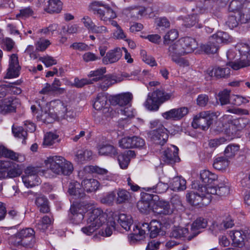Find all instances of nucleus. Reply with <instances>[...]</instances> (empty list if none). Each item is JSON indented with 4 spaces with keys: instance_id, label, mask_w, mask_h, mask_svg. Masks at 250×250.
<instances>
[{
    "instance_id": "nucleus-1",
    "label": "nucleus",
    "mask_w": 250,
    "mask_h": 250,
    "mask_svg": "<svg viewBox=\"0 0 250 250\" xmlns=\"http://www.w3.org/2000/svg\"><path fill=\"white\" fill-rule=\"evenodd\" d=\"M87 212L86 226L82 229V231L86 235H90L99 227L107 221V215L99 208H93L89 205L86 210Z\"/></svg>"
},
{
    "instance_id": "nucleus-2",
    "label": "nucleus",
    "mask_w": 250,
    "mask_h": 250,
    "mask_svg": "<svg viewBox=\"0 0 250 250\" xmlns=\"http://www.w3.org/2000/svg\"><path fill=\"white\" fill-rule=\"evenodd\" d=\"M44 164L56 175H69L73 171L72 164L61 156H52L47 158Z\"/></svg>"
},
{
    "instance_id": "nucleus-3",
    "label": "nucleus",
    "mask_w": 250,
    "mask_h": 250,
    "mask_svg": "<svg viewBox=\"0 0 250 250\" xmlns=\"http://www.w3.org/2000/svg\"><path fill=\"white\" fill-rule=\"evenodd\" d=\"M197 42L194 39L189 37L183 38L169 46L168 55L172 57L190 53L197 48Z\"/></svg>"
},
{
    "instance_id": "nucleus-4",
    "label": "nucleus",
    "mask_w": 250,
    "mask_h": 250,
    "mask_svg": "<svg viewBox=\"0 0 250 250\" xmlns=\"http://www.w3.org/2000/svg\"><path fill=\"white\" fill-rule=\"evenodd\" d=\"M10 242L16 246L31 248L35 243V231L31 228H26L11 236Z\"/></svg>"
},
{
    "instance_id": "nucleus-5",
    "label": "nucleus",
    "mask_w": 250,
    "mask_h": 250,
    "mask_svg": "<svg viewBox=\"0 0 250 250\" xmlns=\"http://www.w3.org/2000/svg\"><path fill=\"white\" fill-rule=\"evenodd\" d=\"M116 222L126 231H130L131 233L135 231L136 225L133 224V220L130 215L125 214H119L118 212H113L110 217V227L114 230L116 229Z\"/></svg>"
},
{
    "instance_id": "nucleus-6",
    "label": "nucleus",
    "mask_w": 250,
    "mask_h": 250,
    "mask_svg": "<svg viewBox=\"0 0 250 250\" xmlns=\"http://www.w3.org/2000/svg\"><path fill=\"white\" fill-rule=\"evenodd\" d=\"M40 173L43 174L39 167H27L21 177L24 186L27 188H32L40 184L41 181L38 174Z\"/></svg>"
},
{
    "instance_id": "nucleus-7",
    "label": "nucleus",
    "mask_w": 250,
    "mask_h": 250,
    "mask_svg": "<svg viewBox=\"0 0 250 250\" xmlns=\"http://www.w3.org/2000/svg\"><path fill=\"white\" fill-rule=\"evenodd\" d=\"M214 116V114L210 111L201 112L194 117L192 126L194 128L207 130L212 124Z\"/></svg>"
},
{
    "instance_id": "nucleus-8",
    "label": "nucleus",
    "mask_w": 250,
    "mask_h": 250,
    "mask_svg": "<svg viewBox=\"0 0 250 250\" xmlns=\"http://www.w3.org/2000/svg\"><path fill=\"white\" fill-rule=\"evenodd\" d=\"M229 124L227 129L229 135L235 136L238 131L243 129L250 130V121L249 119L245 117L239 118L228 121Z\"/></svg>"
},
{
    "instance_id": "nucleus-9",
    "label": "nucleus",
    "mask_w": 250,
    "mask_h": 250,
    "mask_svg": "<svg viewBox=\"0 0 250 250\" xmlns=\"http://www.w3.org/2000/svg\"><path fill=\"white\" fill-rule=\"evenodd\" d=\"M89 207V205H73L70 208L69 217L74 223L79 224L84 218V214Z\"/></svg>"
},
{
    "instance_id": "nucleus-10",
    "label": "nucleus",
    "mask_w": 250,
    "mask_h": 250,
    "mask_svg": "<svg viewBox=\"0 0 250 250\" xmlns=\"http://www.w3.org/2000/svg\"><path fill=\"white\" fill-rule=\"evenodd\" d=\"M148 135L154 144L161 146L167 142L168 138L167 130L162 125L156 129L150 131Z\"/></svg>"
},
{
    "instance_id": "nucleus-11",
    "label": "nucleus",
    "mask_w": 250,
    "mask_h": 250,
    "mask_svg": "<svg viewBox=\"0 0 250 250\" xmlns=\"http://www.w3.org/2000/svg\"><path fill=\"white\" fill-rule=\"evenodd\" d=\"M215 2L216 0H202L197 2V6L200 9L201 12L209 11L217 18H219L221 17L220 6Z\"/></svg>"
},
{
    "instance_id": "nucleus-12",
    "label": "nucleus",
    "mask_w": 250,
    "mask_h": 250,
    "mask_svg": "<svg viewBox=\"0 0 250 250\" xmlns=\"http://www.w3.org/2000/svg\"><path fill=\"white\" fill-rule=\"evenodd\" d=\"M209 197H207L205 193L201 192V194L191 191L188 193L186 195L187 201L192 206L202 207L207 206L210 202Z\"/></svg>"
},
{
    "instance_id": "nucleus-13",
    "label": "nucleus",
    "mask_w": 250,
    "mask_h": 250,
    "mask_svg": "<svg viewBox=\"0 0 250 250\" xmlns=\"http://www.w3.org/2000/svg\"><path fill=\"white\" fill-rule=\"evenodd\" d=\"M108 98L105 95H99L97 97L93 104V107L97 110H103L102 121L108 120L109 116V108L107 104Z\"/></svg>"
},
{
    "instance_id": "nucleus-14",
    "label": "nucleus",
    "mask_w": 250,
    "mask_h": 250,
    "mask_svg": "<svg viewBox=\"0 0 250 250\" xmlns=\"http://www.w3.org/2000/svg\"><path fill=\"white\" fill-rule=\"evenodd\" d=\"M21 66L19 65L17 54H13L10 57L9 67L5 76L6 78L11 79L18 77L20 75Z\"/></svg>"
},
{
    "instance_id": "nucleus-15",
    "label": "nucleus",
    "mask_w": 250,
    "mask_h": 250,
    "mask_svg": "<svg viewBox=\"0 0 250 250\" xmlns=\"http://www.w3.org/2000/svg\"><path fill=\"white\" fill-rule=\"evenodd\" d=\"M133 95L130 92H125L115 95H110V104L120 106H131Z\"/></svg>"
},
{
    "instance_id": "nucleus-16",
    "label": "nucleus",
    "mask_w": 250,
    "mask_h": 250,
    "mask_svg": "<svg viewBox=\"0 0 250 250\" xmlns=\"http://www.w3.org/2000/svg\"><path fill=\"white\" fill-rule=\"evenodd\" d=\"M19 104L18 99L11 97L5 98L0 101V113L5 114L14 112Z\"/></svg>"
},
{
    "instance_id": "nucleus-17",
    "label": "nucleus",
    "mask_w": 250,
    "mask_h": 250,
    "mask_svg": "<svg viewBox=\"0 0 250 250\" xmlns=\"http://www.w3.org/2000/svg\"><path fill=\"white\" fill-rule=\"evenodd\" d=\"M178 148L175 146L171 145L167 147L162 156L163 160L167 164L172 165L180 160L178 156Z\"/></svg>"
},
{
    "instance_id": "nucleus-18",
    "label": "nucleus",
    "mask_w": 250,
    "mask_h": 250,
    "mask_svg": "<svg viewBox=\"0 0 250 250\" xmlns=\"http://www.w3.org/2000/svg\"><path fill=\"white\" fill-rule=\"evenodd\" d=\"M56 114L53 113L49 104L41 108V111L38 112L37 119L43 123H51L57 120Z\"/></svg>"
},
{
    "instance_id": "nucleus-19",
    "label": "nucleus",
    "mask_w": 250,
    "mask_h": 250,
    "mask_svg": "<svg viewBox=\"0 0 250 250\" xmlns=\"http://www.w3.org/2000/svg\"><path fill=\"white\" fill-rule=\"evenodd\" d=\"M53 113L56 114L57 119L64 117V113L67 111L68 105L59 100L51 101L49 103Z\"/></svg>"
},
{
    "instance_id": "nucleus-20",
    "label": "nucleus",
    "mask_w": 250,
    "mask_h": 250,
    "mask_svg": "<svg viewBox=\"0 0 250 250\" xmlns=\"http://www.w3.org/2000/svg\"><path fill=\"white\" fill-rule=\"evenodd\" d=\"M153 211L157 214L168 215L173 212V209L170 207L167 201L159 200L156 201L153 206Z\"/></svg>"
},
{
    "instance_id": "nucleus-21",
    "label": "nucleus",
    "mask_w": 250,
    "mask_h": 250,
    "mask_svg": "<svg viewBox=\"0 0 250 250\" xmlns=\"http://www.w3.org/2000/svg\"><path fill=\"white\" fill-rule=\"evenodd\" d=\"M188 109L187 107H183L176 109H173L162 114L163 117L167 119H173L178 120L182 119L188 114Z\"/></svg>"
},
{
    "instance_id": "nucleus-22",
    "label": "nucleus",
    "mask_w": 250,
    "mask_h": 250,
    "mask_svg": "<svg viewBox=\"0 0 250 250\" xmlns=\"http://www.w3.org/2000/svg\"><path fill=\"white\" fill-rule=\"evenodd\" d=\"M208 225L207 219L203 217H198L192 224L191 232V233L188 237V241L196 236L200 233L198 230L201 229L206 228Z\"/></svg>"
},
{
    "instance_id": "nucleus-23",
    "label": "nucleus",
    "mask_w": 250,
    "mask_h": 250,
    "mask_svg": "<svg viewBox=\"0 0 250 250\" xmlns=\"http://www.w3.org/2000/svg\"><path fill=\"white\" fill-rule=\"evenodd\" d=\"M135 227V231L130 234L129 238L130 240L135 242L142 239V237L146 233H149L150 231V223H145L142 224L141 228L137 225Z\"/></svg>"
},
{
    "instance_id": "nucleus-24",
    "label": "nucleus",
    "mask_w": 250,
    "mask_h": 250,
    "mask_svg": "<svg viewBox=\"0 0 250 250\" xmlns=\"http://www.w3.org/2000/svg\"><path fill=\"white\" fill-rule=\"evenodd\" d=\"M22 173L20 166L14 163L8 171L0 170V179L15 178L19 176Z\"/></svg>"
},
{
    "instance_id": "nucleus-25",
    "label": "nucleus",
    "mask_w": 250,
    "mask_h": 250,
    "mask_svg": "<svg viewBox=\"0 0 250 250\" xmlns=\"http://www.w3.org/2000/svg\"><path fill=\"white\" fill-rule=\"evenodd\" d=\"M218 179V176L208 170H204L200 173V179L202 184L200 186H207L210 185H215V182Z\"/></svg>"
},
{
    "instance_id": "nucleus-26",
    "label": "nucleus",
    "mask_w": 250,
    "mask_h": 250,
    "mask_svg": "<svg viewBox=\"0 0 250 250\" xmlns=\"http://www.w3.org/2000/svg\"><path fill=\"white\" fill-rule=\"evenodd\" d=\"M110 197L115 199L117 204H120L128 202L130 198V195L126 190L119 189L116 192L113 191L110 193Z\"/></svg>"
},
{
    "instance_id": "nucleus-27",
    "label": "nucleus",
    "mask_w": 250,
    "mask_h": 250,
    "mask_svg": "<svg viewBox=\"0 0 250 250\" xmlns=\"http://www.w3.org/2000/svg\"><path fill=\"white\" fill-rule=\"evenodd\" d=\"M229 65L234 70L250 65V53L241 56L239 61L231 62L229 63Z\"/></svg>"
},
{
    "instance_id": "nucleus-28",
    "label": "nucleus",
    "mask_w": 250,
    "mask_h": 250,
    "mask_svg": "<svg viewBox=\"0 0 250 250\" xmlns=\"http://www.w3.org/2000/svg\"><path fill=\"white\" fill-rule=\"evenodd\" d=\"M214 185L211 184L210 186H200V184L198 182H194L192 184V187L193 188L196 189L199 191L205 193V195H206V194L208 195H209V194L217 195L218 189H217L216 187Z\"/></svg>"
},
{
    "instance_id": "nucleus-29",
    "label": "nucleus",
    "mask_w": 250,
    "mask_h": 250,
    "mask_svg": "<svg viewBox=\"0 0 250 250\" xmlns=\"http://www.w3.org/2000/svg\"><path fill=\"white\" fill-rule=\"evenodd\" d=\"M68 192L76 198L83 197L85 195L82 184H80L78 182H73L70 184Z\"/></svg>"
},
{
    "instance_id": "nucleus-30",
    "label": "nucleus",
    "mask_w": 250,
    "mask_h": 250,
    "mask_svg": "<svg viewBox=\"0 0 250 250\" xmlns=\"http://www.w3.org/2000/svg\"><path fill=\"white\" fill-rule=\"evenodd\" d=\"M92 158V152L87 149L78 150L75 155L74 159L76 162L83 164Z\"/></svg>"
},
{
    "instance_id": "nucleus-31",
    "label": "nucleus",
    "mask_w": 250,
    "mask_h": 250,
    "mask_svg": "<svg viewBox=\"0 0 250 250\" xmlns=\"http://www.w3.org/2000/svg\"><path fill=\"white\" fill-rule=\"evenodd\" d=\"M82 185L84 192L85 191L87 192H91L99 189L100 183L96 179H86L82 181Z\"/></svg>"
},
{
    "instance_id": "nucleus-32",
    "label": "nucleus",
    "mask_w": 250,
    "mask_h": 250,
    "mask_svg": "<svg viewBox=\"0 0 250 250\" xmlns=\"http://www.w3.org/2000/svg\"><path fill=\"white\" fill-rule=\"evenodd\" d=\"M2 156L9 158L18 162H22L24 160V158L23 156L21 155H19L11 150H8L3 146H0V157Z\"/></svg>"
},
{
    "instance_id": "nucleus-33",
    "label": "nucleus",
    "mask_w": 250,
    "mask_h": 250,
    "mask_svg": "<svg viewBox=\"0 0 250 250\" xmlns=\"http://www.w3.org/2000/svg\"><path fill=\"white\" fill-rule=\"evenodd\" d=\"M219 48V45L216 43L215 41L212 39L211 37L210 41L206 44H201L200 49L206 54H214L216 53Z\"/></svg>"
},
{
    "instance_id": "nucleus-34",
    "label": "nucleus",
    "mask_w": 250,
    "mask_h": 250,
    "mask_svg": "<svg viewBox=\"0 0 250 250\" xmlns=\"http://www.w3.org/2000/svg\"><path fill=\"white\" fill-rule=\"evenodd\" d=\"M230 69L228 67H215L209 72V75L217 78H228L230 75Z\"/></svg>"
},
{
    "instance_id": "nucleus-35",
    "label": "nucleus",
    "mask_w": 250,
    "mask_h": 250,
    "mask_svg": "<svg viewBox=\"0 0 250 250\" xmlns=\"http://www.w3.org/2000/svg\"><path fill=\"white\" fill-rule=\"evenodd\" d=\"M240 17L239 12H232L228 16V20L226 22V24L230 29H232L236 27L240 23H246V22H243L240 20Z\"/></svg>"
},
{
    "instance_id": "nucleus-36",
    "label": "nucleus",
    "mask_w": 250,
    "mask_h": 250,
    "mask_svg": "<svg viewBox=\"0 0 250 250\" xmlns=\"http://www.w3.org/2000/svg\"><path fill=\"white\" fill-rule=\"evenodd\" d=\"M186 181L181 177H174L170 182V186L174 191L183 190L186 188Z\"/></svg>"
},
{
    "instance_id": "nucleus-37",
    "label": "nucleus",
    "mask_w": 250,
    "mask_h": 250,
    "mask_svg": "<svg viewBox=\"0 0 250 250\" xmlns=\"http://www.w3.org/2000/svg\"><path fill=\"white\" fill-rule=\"evenodd\" d=\"M44 10L49 13H59L62 9V2L60 0H49Z\"/></svg>"
},
{
    "instance_id": "nucleus-38",
    "label": "nucleus",
    "mask_w": 250,
    "mask_h": 250,
    "mask_svg": "<svg viewBox=\"0 0 250 250\" xmlns=\"http://www.w3.org/2000/svg\"><path fill=\"white\" fill-rule=\"evenodd\" d=\"M59 136L56 133L48 132L44 134L42 145L46 147L50 146L59 142Z\"/></svg>"
},
{
    "instance_id": "nucleus-39",
    "label": "nucleus",
    "mask_w": 250,
    "mask_h": 250,
    "mask_svg": "<svg viewBox=\"0 0 250 250\" xmlns=\"http://www.w3.org/2000/svg\"><path fill=\"white\" fill-rule=\"evenodd\" d=\"M110 25L112 26L113 37L116 39H124L126 36L118 22L110 20Z\"/></svg>"
},
{
    "instance_id": "nucleus-40",
    "label": "nucleus",
    "mask_w": 250,
    "mask_h": 250,
    "mask_svg": "<svg viewBox=\"0 0 250 250\" xmlns=\"http://www.w3.org/2000/svg\"><path fill=\"white\" fill-rule=\"evenodd\" d=\"M229 161L226 157L221 156L216 158L213 164V167L218 170H224L229 167Z\"/></svg>"
},
{
    "instance_id": "nucleus-41",
    "label": "nucleus",
    "mask_w": 250,
    "mask_h": 250,
    "mask_svg": "<svg viewBox=\"0 0 250 250\" xmlns=\"http://www.w3.org/2000/svg\"><path fill=\"white\" fill-rule=\"evenodd\" d=\"M239 13L240 20L243 22H248L250 21V0H245L243 9Z\"/></svg>"
},
{
    "instance_id": "nucleus-42",
    "label": "nucleus",
    "mask_w": 250,
    "mask_h": 250,
    "mask_svg": "<svg viewBox=\"0 0 250 250\" xmlns=\"http://www.w3.org/2000/svg\"><path fill=\"white\" fill-rule=\"evenodd\" d=\"M233 243L238 247H241L244 245V239L246 236L243 231L235 230L230 233Z\"/></svg>"
},
{
    "instance_id": "nucleus-43",
    "label": "nucleus",
    "mask_w": 250,
    "mask_h": 250,
    "mask_svg": "<svg viewBox=\"0 0 250 250\" xmlns=\"http://www.w3.org/2000/svg\"><path fill=\"white\" fill-rule=\"evenodd\" d=\"M106 68L104 67H102L101 68H98L95 70L91 71L88 75V77H93L92 81L94 82H97L101 80H103L104 78H106L107 75H104L106 73Z\"/></svg>"
},
{
    "instance_id": "nucleus-44",
    "label": "nucleus",
    "mask_w": 250,
    "mask_h": 250,
    "mask_svg": "<svg viewBox=\"0 0 250 250\" xmlns=\"http://www.w3.org/2000/svg\"><path fill=\"white\" fill-rule=\"evenodd\" d=\"M161 223L156 220H152L150 223V237L155 238L159 234L160 230L163 229Z\"/></svg>"
},
{
    "instance_id": "nucleus-45",
    "label": "nucleus",
    "mask_w": 250,
    "mask_h": 250,
    "mask_svg": "<svg viewBox=\"0 0 250 250\" xmlns=\"http://www.w3.org/2000/svg\"><path fill=\"white\" fill-rule=\"evenodd\" d=\"M36 204L42 213H47L49 211L47 199L43 196L38 197L36 200Z\"/></svg>"
},
{
    "instance_id": "nucleus-46",
    "label": "nucleus",
    "mask_w": 250,
    "mask_h": 250,
    "mask_svg": "<svg viewBox=\"0 0 250 250\" xmlns=\"http://www.w3.org/2000/svg\"><path fill=\"white\" fill-rule=\"evenodd\" d=\"M100 7H103L107 12L109 10L108 5L102 1L94 0L88 6V11L96 14V12L100 9Z\"/></svg>"
},
{
    "instance_id": "nucleus-47",
    "label": "nucleus",
    "mask_w": 250,
    "mask_h": 250,
    "mask_svg": "<svg viewBox=\"0 0 250 250\" xmlns=\"http://www.w3.org/2000/svg\"><path fill=\"white\" fill-rule=\"evenodd\" d=\"M145 104L146 108L148 110L156 111L159 109L160 102H158L154 97L152 96L150 93H149Z\"/></svg>"
},
{
    "instance_id": "nucleus-48",
    "label": "nucleus",
    "mask_w": 250,
    "mask_h": 250,
    "mask_svg": "<svg viewBox=\"0 0 250 250\" xmlns=\"http://www.w3.org/2000/svg\"><path fill=\"white\" fill-rule=\"evenodd\" d=\"M188 232V229L187 228L181 227H174L170 232V236L175 238H181L185 237Z\"/></svg>"
},
{
    "instance_id": "nucleus-49",
    "label": "nucleus",
    "mask_w": 250,
    "mask_h": 250,
    "mask_svg": "<svg viewBox=\"0 0 250 250\" xmlns=\"http://www.w3.org/2000/svg\"><path fill=\"white\" fill-rule=\"evenodd\" d=\"M211 37L218 45L220 43L228 42L230 39L228 33L222 31L217 32Z\"/></svg>"
},
{
    "instance_id": "nucleus-50",
    "label": "nucleus",
    "mask_w": 250,
    "mask_h": 250,
    "mask_svg": "<svg viewBox=\"0 0 250 250\" xmlns=\"http://www.w3.org/2000/svg\"><path fill=\"white\" fill-rule=\"evenodd\" d=\"M51 219L45 215L36 224L37 229L42 231H44L51 224Z\"/></svg>"
},
{
    "instance_id": "nucleus-51",
    "label": "nucleus",
    "mask_w": 250,
    "mask_h": 250,
    "mask_svg": "<svg viewBox=\"0 0 250 250\" xmlns=\"http://www.w3.org/2000/svg\"><path fill=\"white\" fill-rule=\"evenodd\" d=\"M245 0H232L229 5V10L231 12H239L243 9Z\"/></svg>"
},
{
    "instance_id": "nucleus-52",
    "label": "nucleus",
    "mask_w": 250,
    "mask_h": 250,
    "mask_svg": "<svg viewBox=\"0 0 250 250\" xmlns=\"http://www.w3.org/2000/svg\"><path fill=\"white\" fill-rule=\"evenodd\" d=\"M12 130L15 137L22 139V143H25V140L27 136V132L24 130L22 127L13 125Z\"/></svg>"
},
{
    "instance_id": "nucleus-53",
    "label": "nucleus",
    "mask_w": 250,
    "mask_h": 250,
    "mask_svg": "<svg viewBox=\"0 0 250 250\" xmlns=\"http://www.w3.org/2000/svg\"><path fill=\"white\" fill-rule=\"evenodd\" d=\"M230 90L224 89L218 94V99L221 105H225L229 103Z\"/></svg>"
},
{
    "instance_id": "nucleus-54",
    "label": "nucleus",
    "mask_w": 250,
    "mask_h": 250,
    "mask_svg": "<svg viewBox=\"0 0 250 250\" xmlns=\"http://www.w3.org/2000/svg\"><path fill=\"white\" fill-rule=\"evenodd\" d=\"M178 37V33L175 29L171 30L164 36V44L168 45Z\"/></svg>"
},
{
    "instance_id": "nucleus-55",
    "label": "nucleus",
    "mask_w": 250,
    "mask_h": 250,
    "mask_svg": "<svg viewBox=\"0 0 250 250\" xmlns=\"http://www.w3.org/2000/svg\"><path fill=\"white\" fill-rule=\"evenodd\" d=\"M49 40L44 38H40L35 43L36 49L38 51H43L50 45Z\"/></svg>"
},
{
    "instance_id": "nucleus-56",
    "label": "nucleus",
    "mask_w": 250,
    "mask_h": 250,
    "mask_svg": "<svg viewBox=\"0 0 250 250\" xmlns=\"http://www.w3.org/2000/svg\"><path fill=\"white\" fill-rule=\"evenodd\" d=\"M21 83L20 80H17L14 82L9 83H8V90L9 93L14 94H19L21 93V90L20 88L18 87Z\"/></svg>"
},
{
    "instance_id": "nucleus-57",
    "label": "nucleus",
    "mask_w": 250,
    "mask_h": 250,
    "mask_svg": "<svg viewBox=\"0 0 250 250\" xmlns=\"http://www.w3.org/2000/svg\"><path fill=\"white\" fill-rule=\"evenodd\" d=\"M85 172L89 173H95L99 174H104L108 172L107 170L101 168L96 166H88L84 167Z\"/></svg>"
},
{
    "instance_id": "nucleus-58",
    "label": "nucleus",
    "mask_w": 250,
    "mask_h": 250,
    "mask_svg": "<svg viewBox=\"0 0 250 250\" xmlns=\"http://www.w3.org/2000/svg\"><path fill=\"white\" fill-rule=\"evenodd\" d=\"M239 150V146L237 145L232 144L228 145L226 148L224 153L226 157H231L233 156L235 153Z\"/></svg>"
},
{
    "instance_id": "nucleus-59",
    "label": "nucleus",
    "mask_w": 250,
    "mask_h": 250,
    "mask_svg": "<svg viewBox=\"0 0 250 250\" xmlns=\"http://www.w3.org/2000/svg\"><path fill=\"white\" fill-rule=\"evenodd\" d=\"M117 160L121 168L122 169L127 168L130 162V158L126 156L125 153L119 155L117 156Z\"/></svg>"
},
{
    "instance_id": "nucleus-60",
    "label": "nucleus",
    "mask_w": 250,
    "mask_h": 250,
    "mask_svg": "<svg viewBox=\"0 0 250 250\" xmlns=\"http://www.w3.org/2000/svg\"><path fill=\"white\" fill-rule=\"evenodd\" d=\"M122 52L120 48L117 47L110 51V63L117 62L122 57Z\"/></svg>"
},
{
    "instance_id": "nucleus-61",
    "label": "nucleus",
    "mask_w": 250,
    "mask_h": 250,
    "mask_svg": "<svg viewBox=\"0 0 250 250\" xmlns=\"http://www.w3.org/2000/svg\"><path fill=\"white\" fill-rule=\"evenodd\" d=\"M152 96L154 97L155 99L157 100L158 102H160V100L164 99L168 100L170 98L171 94H165V92L163 90L157 89L155 91L150 93Z\"/></svg>"
},
{
    "instance_id": "nucleus-62",
    "label": "nucleus",
    "mask_w": 250,
    "mask_h": 250,
    "mask_svg": "<svg viewBox=\"0 0 250 250\" xmlns=\"http://www.w3.org/2000/svg\"><path fill=\"white\" fill-rule=\"evenodd\" d=\"M150 203L141 200L137 204V207L139 211L143 213H147L149 212Z\"/></svg>"
},
{
    "instance_id": "nucleus-63",
    "label": "nucleus",
    "mask_w": 250,
    "mask_h": 250,
    "mask_svg": "<svg viewBox=\"0 0 250 250\" xmlns=\"http://www.w3.org/2000/svg\"><path fill=\"white\" fill-rule=\"evenodd\" d=\"M8 217L14 220L16 223H20L22 219V215H21L19 212L14 210H10L8 212Z\"/></svg>"
},
{
    "instance_id": "nucleus-64",
    "label": "nucleus",
    "mask_w": 250,
    "mask_h": 250,
    "mask_svg": "<svg viewBox=\"0 0 250 250\" xmlns=\"http://www.w3.org/2000/svg\"><path fill=\"white\" fill-rule=\"evenodd\" d=\"M218 193L217 195L220 196H226L229 193V187L228 185L220 183L217 185Z\"/></svg>"
}]
</instances>
